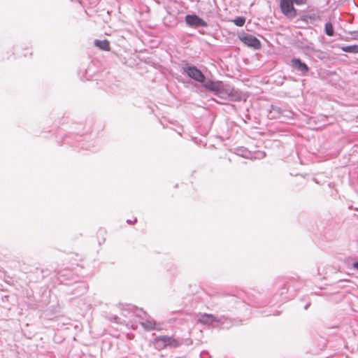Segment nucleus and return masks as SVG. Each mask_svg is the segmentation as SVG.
<instances>
[{"instance_id": "20e7f679", "label": "nucleus", "mask_w": 358, "mask_h": 358, "mask_svg": "<svg viewBox=\"0 0 358 358\" xmlns=\"http://www.w3.org/2000/svg\"><path fill=\"white\" fill-rule=\"evenodd\" d=\"M293 4L292 0H280V1L281 12L289 18L295 17L296 15V10Z\"/></svg>"}, {"instance_id": "423d86ee", "label": "nucleus", "mask_w": 358, "mask_h": 358, "mask_svg": "<svg viewBox=\"0 0 358 358\" xmlns=\"http://www.w3.org/2000/svg\"><path fill=\"white\" fill-rule=\"evenodd\" d=\"M240 40L247 46L259 50L261 48V43L257 38L253 35L245 34L240 37Z\"/></svg>"}, {"instance_id": "9d476101", "label": "nucleus", "mask_w": 358, "mask_h": 358, "mask_svg": "<svg viewBox=\"0 0 358 358\" xmlns=\"http://www.w3.org/2000/svg\"><path fill=\"white\" fill-rule=\"evenodd\" d=\"M140 324L146 331L155 329L156 322L153 320H145V321H141Z\"/></svg>"}, {"instance_id": "f03ea898", "label": "nucleus", "mask_w": 358, "mask_h": 358, "mask_svg": "<svg viewBox=\"0 0 358 358\" xmlns=\"http://www.w3.org/2000/svg\"><path fill=\"white\" fill-rule=\"evenodd\" d=\"M203 83V87L205 89L208 91L213 92L219 96H220L224 92H225L228 95H231L232 94L233 89L229 85L224 86L220 81L215 82L208 80Z\"/></svg>"}, {"instance_id": "b1692460", "label": "nucleus", "mask_w": 358, "mask_h": 358, "mask_svg": "<svg viewBox=\"0 0 358 358\" xmlns=\"http://www.w3.org/2000/svg\"><path fill=\"white\" fill-rule=\"evenodd\" d=\"M114 319H115V321L116 322H117V319H118V317H115Z\"/></svg>"}, {"instance_id": "6e6552de", "label": "nucleus", "mask_w": 358, "mask_h": 358, "mask_svg": "<svg viewBox=\"0 0 358 358\" xmlns=\"http://www.w3.org/2000/svg\"><path fill=\"white\" fill-rule=\"evenodd\" d=\"M168 336H159L155 340V347L156 349L160 350L168 347L167 343Z\"/></svg>"}, {"instance_id": "4468645a", "label": "nucleus", "mask_w": 358, "mask_h": 358, "mask_svg": "<svg viewBox=\"0 0 358 358\" xmlns=\"http://www.w3.org/2000/svg\"><path fill=\"white\" fill-rule=\"evenodd\" d=\"M237 154L245 158H252V154L246 149L241 148L238 150Z\"/></svg>"}, {"instance_id": "5701e85b", "label": "nucleus", "mask_w": 358, "mask_h": 358, "mask_svg": "<svg viewBox=\"0 0 358 358\" xmlns=\"http://www.w3.org/2000/svg\"><path fill=\"white\" fill-rule=\"evenodd\" d=\"M127 222L129 223V224H131L132 223V222L130 220H127Z\"/></svg>"}, {"instance_id": "ddd939ff", "label": "nucleus", "mask_w": 358, "mask_h": 358, "mask_svg": "<svg viewBox=\"0 0 358 358\" xmlns=\"http://www.w3.org/2000/svg\"><path fill=\"white\" fill-rule=\"evenodd\" d=\"M324 31L327 36H332L334 34V30L331 22H328L325 24Z\"/></svg>"}, {"instance_id": "9b49d317", "label": "nucleus", "mask_w": 358, "mask_h": 358, "mask_svg": "<svg viewBox=\"0 0 358 358\" xmlns=\"http://www.w3.org/2000/svg\"><path fill=\"white\" fill-rule=\"evenodd\" d=\"M94 45L103 50H110V43L107 40H95Z\"/></svg>"}, {"instance_id": "f8f14e48", "label": "nucleus", "mask_w": 358, "mask_h": 358, "mask_svg": "<svg viewBox=\"0 0 358 358\" xmlns=\"http://www.w3.org/2000/svg\"><path fill=\"white\" fill-rule=\"evenodd\" d=\"M167 343H168V347H171V348H178L182 344V342H180L179 340L174 338L171 336H168Z\"/></svg>"}, {"instance_id": "39448f33", "label": "nucleus", "mask_w": 358, "mask_h": 358, "mask_svg": "<svg viewBox=\"0 0 358 358\" xmlns=\"http://www.w3.org/2000/svg\"><path fill=\"white\" fill-rule=\"evenodd\" d=\"M185 22L189 27L193 28L208 27L207 22L195 14L187 15L185 16Z\"/></svg>"}, {"instance_id": "1a4fd4ad", "label": "nucleus", "mask_w": 358, "mask_h": 358, "mask_svg": "<svg viewBox=\"0 0 358 358\" xmlns=\"http://www.w3.org/2000/svg\"><path fill=\"white\" fill-rule=\"evenodd\" d=\"M281 114H284L282 108L276 106H271L268 115L270 119H276L281 117Z\"/></svg>"}, {"instance_id": "0eeeda50", "label": "nucleus", "mask_w": 358, "mask_h": 358, "mask_svg": "<svg viewBox=\"0 0 358 358\" xmlns=\"http://www.w3.org/2000/svg\"><path fill=\"white\" fill-rule=\"evenodd\" d=\"M290 66L303 76L306 75L309 71L307 64L303 62L299 58H292L290 61Z\"/></svg>"}, {"instance_id": "f257e3e1", "label": "nucleus", "mask_w": 358, "mask_h": 358, "mask_svg": "<svg viewBox=\"0 0 358 358\" xmlns=\"http://www.w3.org/2000/svg\"><path fill=\"white\" fill-rule=\"evenodd\" d=\"M198 320L201 324L210 325L214 328L228 329L232 325L231 319L224 316L217 317L211 314H202Z\"/></svg>"}, {"instance_id": "dca6fc26", "label": "nucleus", "mask_w": 358, "mask_h": 358, "mask_svg": "<svg viewBox=\"0 0 358 358\" xmlns=\"http://www.w3.org/2000/svg\"><path fill=\"white\" fill-rule=\"evenodd\" d=\"M234 23L238 27H242L245 22V18L243 17H237L233 20Z\"/></svg>"}, {"instance_id": "7ed1b4c3", "label": "nucleus", "mask_w": 358, "mask_h": 358, "mask_svg": "<svg viewBox=\"0 0 358 358\" xmlns=\"http://www.w3.org/2000/svg\"><path fill=\"white\" fill-rule=\"evenodd\" d=\"M182 70L190 78L199 83L205 81L204 74L196 66L187 64L182 67Z\"/></svg>"}, {"instance_id": "2eb2a0df", "label": "nucleus", "mask_w": 358, "mask_h": 358, "mask_svg": "<svg viewBox=\"0 0 358 358\" xmlns=\"http://www.w3.org/2000/svg\"><path fill=\"white\" fill-rule=\"evenodd\" d=\"M342 50L347 52H358V45H347L343 47Z\"/></svg>"}, {"instance_id": "a211bd4d", "label": "nucleus", "mask_w": 358, "mask_h": 358, "mask_svg": "<svg viewBox=\"0 0 358 358\" xmlns=\"http://www.w3.org/2000/svg\"><path fill=\"white\" fill-rule=\"evenodd\" d=\"M134 314L137 316V317H139L141 318H143V316L141 315V313L143 314V315H145V313L143 312L142 310H138L137 308H136L134 310Z\"/></svg>"}, {"instance_id": "aec40b11", "label": "nucleus", "mask_w": 358, "mask_h": 358, "mask_svg": "<svg viewBox=\"0 0 358 358\" xmlns=\"http://www.w3.org/2000/svg\"><path fill=\"white\" fill-rule=\"evenodd\" d=\"M353 266L355 268H356L357 270H358V262H355L354 264H353Z\"/></svg>"}, {"instance_id": "6ab92c4d", "label": "nucleus", "mask_w": 358, "mask_h": 358, "mask_svg": "<svg viewBox=\"0 0 358 358\" xmlns=\"http://www.w3.org/2000/svg\"><path fill=\"white\" fill-rule=\"evenodd\" d=\"M294 3H296V5H302L306 3V0H292Z\"/></svg>"}, {"instance_id": "4be33fe9", "label": "nucleus", "mask_w": 358, "mask_h": 358, "mask_svg": "<svg viewBox=\"0 0 358 358\" xmlns=\"http://www.w3.org/2000/svg\"><path fill=\"white\" fill-rule=\"evenodd\" d=\"M309 306H310V304H307V305H306V306H304V309H306V310Z\"/></svg>"}, {"instance_id": "412c9836", "label": "nucleus", "mask_w": 358, "mask_h": 358, "mask_svg": "<svg viewBox=\"0 0 358 358\" xmlns=\"http://www.w3.org/2000/svg\"><path fill=\"white\" fill-rule=\"evenodd\" d=\"M204 356H208V353L207 352H201V358H204Z\"/></svg>"}, {"instance_id": "f3484780", "label": "nucleus", "mask_w": 358, "mask_h": 358, "mask_svg": "<svg viewBox=\"0 0 358 358\" xmlns=\"http://www.w3.org/2000/svg\"><path fill=\"white\" fill-rule=\"evenodd\" d=\"M284 114H281V117H285L287 118H292L293 115V113L287 109H282Z\"/></svg>"}]
</instances>
